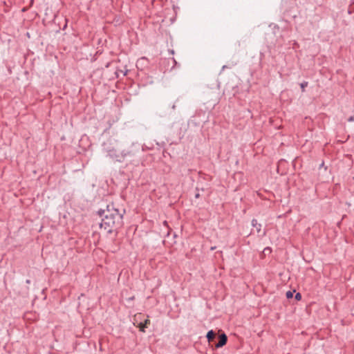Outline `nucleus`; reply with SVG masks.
I'll list each match as a JSON object with an SVG mask.
<instances>
[{"instance_id":"obj_1","label":"nucleus","mask_w":354,"mask_h":354,"mask_svg":"<svg viewBox=\"0 0 354 354\" xmlns=\"http://www.w3.org/2000/svg\"><path fill=\"white\" fill-rule=\"evenodd\" d=\"M126 211L124 208H116L113 204H109L106 209H100L97 214L102 218L99 223L101 230L111 234L117 231L123 225V216Z\"/></svg>"},{"instance_id":"obj_2","label":"nucleus","mask_w":354,"mask_h":354,"mask_svg":"<svg viewBox=\"0 0 354 354\" xmlns=\"http://www.w3.org/2000/svg\"><path fill=\"white\" fill-rule=\"evenodd\" d=\"M109 156L113 158V160H115V161H118V162H122L124 160V156L122 155V154H117L116 153V151H114V150H110L109 151Z\"/></svg>"},{"instance_id":"obj_3","label":"nucleus","mask_w":354,"mask_h":354,"mask_svg":"<svg viewBox=\"0 0 354 354\" xmlns=\"http://www.w3.org/2000/svg\"><path fill=\"white\" fill-rule=\"evenodd\" d=\"M227 341V337L225 333L221 334L219 335V341L216 344V348H221L223 346H225Z\"/></svg>"},{"instance_id":"obj_4","label":"nucleus","mask_w":354,"mask_h":354,"mask_svg":"<svg viewBox=\"0 0 354 354\" xmlns=\"http://www.w3.org/2000/svg\"><path fill=\"white\" fill-rule=\"evenodd\" d=\"M216 337V333L212 330H209L207 334V339L209 342H212Z\"/></svg>"},{"instance_id":"obj_5","label":"nucleus","mask_w":354,"mask_h":354,"mask_svg":"<svg viewBox=\"0 0 354 354\" xmlns=\"http://www.w3.org/2000/svg\"><path fill=\"white\" fill-rule=\"evenodd\" d=\"M150 321L149 319H146L144 323L140 322L139 324L140 330L145 332V328L147 327V324H149Z\"/></svg>"},{"instance_id":"obj_6","label":"nucleus","mask_w":354,"mask_h":354,"mask_svg":"<svg viewBox=\"0 0 354 354\" xmlns=\"http://www.w3.org/2000/svg\"><path fill=\"white\" fill-rule=\"evenodd\" d=\"M271 252H272V249L270 248H269V247H267V248H264V250H263V251L262 252V254L263 255H266V253L270 254Z\"/></svg>"},{"instance_id":"obj_7","label":"nucleus","mask_w":354,"mask_h":354,"mask_svg":"<svg viewBox=\"0 0 354 354\" xmlns=\"http://www.w3.org/2000/svg\"><path fill=\"white\" fill-rule=\"evenodd\" d=\"M300 86H301L302 92H304L305 91V88L308 86V82H302L300 84Z\"/></svg>"},{"instance_id":"obj_8","label":"nucleus","mask_w":354,"mask_h":354,"mask_svg":"<svg viewBox=\"0 0 354 354\" xmlns=\"http://www.w3.org/2000/svg\"><path fill=\"white\" fill-rule=\"evenodd\" d=\"M286 297H287L288 299H290V298H292V296H293V293H292L291 291H288V292H286Z\"/></svg>"},{"instance_id":"obj_9","label":"nucleus","mask_w":354,"mask_h":354,"mask_svg":"<svg viewBox=\"0 0 354 354\" xmlns=\"http://www.w3.org/2000/svg\"><path fill=\"white\" fill-rule=\"evenodd\" d=\"M295 299L298 301L301 300V295L299 292H297L295 295Z\"/></svg>"},{"instance_id":"obj_10","label":"nucleus","mask_w":354,"mask_h":354,"mask_svg":"<svg viewBox=\"0 0 354 354\" xmlns=\"http://www.w3.org/2000/svg\"><path fill=\"white\" fill-rule=\"evenodd\" d=\"M353 118L351 117L350 119H349V121H353Z\"/></svg>"},{"instance_id":"obj_11","label":"nucleus","mask_w":354,"mask_h":354,"mask_svg":"<svg viewBox=\"0 0 354 354\" xmlns=\"http://www.w3.org/2000/svg\"><path fill=\"white\" fill-rule=\"evenodd\" d=\"M172 109H175V104H174V105L172 106Z\"/></svg>"},{"instance_id":"obj_12","label":"nucleus","mask_w":354,"mask_h":354,"mask_svg":"<svg viewBox=\"0 0 354 354\" xmlns=\"http://www.w3.org/2000/svg\"><path fill=\"white\" fill-rule=\"evenodd\" d=\"M174 62L175 64H177V62H176V60L174 59Z\"/></svg>"},{"instance_id":"obj_13","label":"nucleus","mask_w":354,"mask_h":354,"mask_svg":"<svg viewBox=\"0 0 354 354\" xmlns=\"http://www.w3.org/2000/svg\"><path fill=\"white\" fill-rule=\"evenodd\" d=\"M26 282H27L28 283H30V280H27V281H26Z\"/></svg>"},{"instance_id":"obj_14","label":"nucleus","mask_w":354,"mask_h":354,"mask_svg":"<svg viewBox=\"0 0 354 354\" xmlns=\"http://www.w3.org/2000/svg\"><path fill=\"white\" fill-rule=\"evenodd\" d=\"M254 222H257L256 220H252V223H254Z\"/></svg>"}]
</instances>
